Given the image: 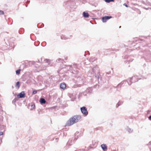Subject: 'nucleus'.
<instances>
[{"label":"nucleus","instance_id":"nucleus-1","mask_svg":"<svg viewBox=\"0 0 151 151\" xmlns=\"http://www.w3.org/2000/svg\"><path fill=\"white\" fill-rule=\"evenodd\" d=\"M81 118V116L76 115L70 118L66 124V126H70L77 122Z\"/></svg>","mask_w":151,"mask_h":151},{"label":"nucleus","instance_id":"nucleus-2","mask_svg":"<svg viewBox=\"0 0 151 151\" xmlns=\"http://www.w3.org/2000/svg\"><path fill=\"white\" fill-rule=\"evenodd\" d=\"M81 110L82 113L86 116L88 114L86 108L84 106L81 108Z\"/></svg>","mask_w":151,"mask_h":151},{"label":"nucleus","instance_id":"nucleus-3","mask_svg":"<svg viewBox=\"0 0 151 151\" xmlns=\"http://www.w3.org/2000/svg\"><path fill=\"white\" fill-rule=\"evenodd\" d=\"M97 68L96 67H93L91 70H90L89 71L88 75L89 76H92V75L94 73L95 71L97 69Z\"/></svg>","mask_w":151,"mask_h":151},{"label":"nucleus","instance_id":"nucleus-4","mask_svg":"<svg viewBox=\"0 0 151 151\" xmlns=\"http://www.w3.org/2000/svg\"><path fill=\"white\" fill-rule=\"evenodd\" d=\"M111 18V16H105L103 17L102 18V20L103 22H106L107 20Z\"/></svg>","mask_w":151,"mask_h":151},{"label":"nucleus","instance_id":"nucleus-5","mask_svg":"<svg viewBox=\"0 0 151 151\" xmlns=\"http://www.w3.org/2000/svg\"><path fill=\"white\" fill-rule=\"evenodd\" d=\"M44 63L45 64V65L46 66H48L50 63V60L48 59H45L44 60Z\"/></svg>","mask_w":151,"mask_h":151},{"label":"nucleus","instance_id":"nucleus-6","mask_svg":"<svg viewBox=\"0 0 151 151\" xmlns=\"http://www.w3.org/2000/svg\"><path fill=\"white\" fill-rule=\"evenodd\" d=\"M17 97L19 98H24L25 97V93L24 91H22L17 95Z\"/></svg>","mask_w":151,"mask_h":151},{"label":"nucleus","instance_id":"nucleus-7","mask_svg":"<svg viewBox=\"0 0 151 151\" xmlns=\"http://www.w3.org/2000/svg\"><path fill=\"white\" fill-rule=\"evenodd\" d=\"M101 147L104 151H106L107 150V147L106 145L103 144L101 145Z\"/></svg>","mask_w":151,"mask_h":151},{"label":"nucleus","instance_id":"nucleus-8","mask_svg":"<svg viewBox=\"0 0 151 151\" xmlns=\"http://www.w3.org/2000/svg\"><path fill=\"white\" fill-rule=\"evenodd\" d=\"M66 87V85L65 84V83H62L60 84V87L61 88H62V89H65V88Z\"/></svg>","mask_w":151,"mask_h":151},{"label":"nucleus","instance_id":"nucleus-9","mask_svg":"<svg viewBox=\"0 0 151 151\" xmlns=\"http://www.w3.org/2000/svg\"><path fill=\"white\" fill-rule=\"evenodd\" d=\"M40 102L42 104H44L46 103V100L43 98H41L40 100Z\"/></svg>","mask_w":151,"mask_h":151},{"label":"nucleus","instance_id":"nucleus-10","mask_svg":"<svg viewBox=\"0 0 151 151\" xmlns=\"http://www.w3.org/2000/svg\"><path fill=\"white\" fill-rule=\"evenodd\" d=\"M83 16L85 18L88 17L89 16L88 12H83Z\"/></svg>","mask_w":151,"mask_h":151},{"label":"nucleus","instance_id":"nucleus-11","mask_svg":"<svg viewBox=\"0 0 151 151\" xmlns=\"http://www.w3.org/2000/svg\"><path fill=\"white\" fill-rule=\"evenodd\" d=\"M82 79L81 77H78L77 78V80H76L77 82H78V83H82Z\"/></svg>","mask_w":151,"mask_h":151},{"label":"nucleus","instance_id":"nucleus-12","mask_svg":"<svg viewBox=\"0 0 151 151\" xmlns=\"http://www.w3.org/2000/svg\"><path fill=\"white\" fill-rule=\"evenodd\" d=\"M100 75V74L99 72H98L97 75H95V77L98 79H99V78Z\"/></svg>","mask_w":151,"mask_h":151},{"label":"nucleus","instance_id":"nucleus-13","mask_svg":"<svg viewBox=\"0 0 151 151\" xmlns=\"http://www.w3.org/2000/svg\"><path fill=\"white\" fill-rule=\"evenodd\" d=\"M127 130L128 131V132H129V133H131L133 131V130H132L131 129L128 128L127 129Z\"/></svg>","mask_w":151,"mask_h":151},{"label":"nucleus","instance_id":"nucleus-14","mask_svg":"<svg viewBox=\"0 0 151 151\" xmlns=\"http://www.w3.org/2000/svg\"><path fill=\"white\" fill-rule=\"evenodd\" d=\"M20 70L18 69L16 71V74L17 75H19L20 73Z\"/></svg>","mask_w":151,"mask_h":151},{"label":"nucleus","instance_id":"nucleus-15","mask_svg":"<svg viewBox=\"0 0 151 151\" xmlns=\"http://www.w3.org/2000/svg\"><path fill=\"white\" fill-rule=\"evenodd\" d=\"M122 102L119 101L118 103H117V104L116 105V107H117L118 106H120L122 104Z\"/></svg>","mask_w":151,"mask_h":151},{"label":"nucleus","instance_id":"nucleus-16","mask_svg":"<svg viewBox=\"0 0 151 151\" xmlns=\"http://www.w3.org/2000/svg\"><path fill=\"white\" fill-rule=\"evenodd\" d=\"M16 86L18 87V88H19V82L18 81L16 83Z\"/></svg>","mask_w":151,"mask_h":151},{"label":"nucleus","instance_id":"nucleus-17","mask_svg":"<svg viewBox=\"0 0 151 151\" xmlns=\"http://www.w3.org/2000/svg\"><path fill=\"white\" fill-rule=\"evenodd\" d=\"M62 61V60L60 58H59L56 60V61L58 62H59L61 61Z\"/></svg>","mask_w":151,"mask_h":151},{"label":"nucleus","instance_id":"nucleus-18","mask_svg":"<svg viewBox=\"0 0 151 151\" xmlns=\"http://www.w3.org/2000/svg\"><path fill=\"white\" fill-rule=\"evenodd\" d=\"M35 107V105L34 104H32L31 105V110L33 109Z\"/></svg>","mask_w":151,"mask_h":151},{"label":"nucleus","instance_id":"nucleus-19","mask_svg":"<svg viewBox=\"0 0 151 151\" xmlns=\"http://www.w3.org/2000/svg\"><path fill=\"white\" fill-rule=\"evenodd\" d=\"M37 91H34L32 92V93L34 94L37 93Z\"/></svg>","mask_w":151,"mask_h":151},{"label":"nucleus","instance_id":"nucleus-20","mask_svg":"<svg viewBox=\"0 0 151 151\" xmlns=\"http://www.w3.org/2000/svg\"><path fill=\"white\" fill-rule=\"evenodd\" d=\"M4 14V12L2 11H0V14Z\"/></svg>","mask_w":151,"mask_h":151},{"label":"nucleus","instance_id":"nucleus-21","mask_svg":"<svg viewBox=\"0 0 151 151\" xmlns=\"http://www.w3.org/2000/svg\"><path fill=\"white\" fill-rule=\"evenodd\" d=\"M3 134V132H0V136H1Z\"/></svg>","mask_w":151,"mask_h":151},{"label":"nucleus","instance_id":"nucleus-22","mask_svg":"<svg viewBox=\"0 0 151 151\" xmlns=\"http://www.w3.org/2000/svg\"><path fill=\"white\" fill-rule=\"evenodd\" d=\"M148 118L149 119V120H151V115L149 117H148Z\"/></svg>","mask_w":151,"mask_h":151},{"label":"nucleus","instance_id":"nucleus-23","mask_svg":"<svg viewBox=\"0 0 151 151\" xmlns=\"http://www.w3.org/2000/svg\"><path fill=\"white\" fill-rule=\"evenodd\" d=\"M124 5L126 7H128V6L125 3L124 4Z\"/></svg>","mask_w":151,"mask_h":151},{"label":"nucleus","instance_id":"nucleus-24","mask_svg":"<svg viewBox=\"0 0 151 151\" xmlns=\"http://www.w3.org/2000/svg\"><path fill=\"white\" fill-rule=\"evenodd\" d=\"M61 39H66V38H63L62 37H61Z\"/></svg>","mask_w":151,"mask_h":151},{"label":"nucleus","instance_id":"nucleus-25","mask_svg":"<svg viewBox=\"0 0 151 151\" xmlns=\"http://www.w3.org/2000/svg\"><path fill=\"white\" fill-rule=\"evenodd\" d=\"M114 0H110V2H114Z\"/></svg>","mask_w":151,"mask_h":151},{"label":"nucleus","instance_id":"nucleus-26","mask_svg":"<svg viewBox=\"0 0 151 151\" xmlns=\"http://www.w3.org/2000/svg\"><path fill=\"white\" fill-rule=\"evenodd\" d=\"M77 64H75L73 65V66H74V67H75L76 66H77Z\"/></svg>","mask_w":151,"mask_h":151},{"label":"nucleus","instance_id":"nucleus-27","mask_svg":"<svg viewBox=\"0 0 151 151\" xmlns=\"http://www.w3.org/2000/svg\"><path fill=\"white\" fill-rule=\"evenodd\" d=\"M134 78V77H132L130 78V80H131L133 78Z\"/></svg>","mask_w":151,"mask_h":151},{"label":"nucleus","instance_id":"nucleus-28","mask_svg":"<svg viewBox=\"0 0 151 151\" xmlns=\"http://www.w3.org/2000/svg\"><path fill=\"white\" fill-rule=\"evenodd\" d=\"M27 3H29V1H27Z\"/></svg>","mask_w":151,"mask_h":151},{"label":"nucleus","instance_id":"nucleus-29","mask_svg":"<svg viewBox=\"0 0 151 151\" xmlns=\"http://www.w3.org/2000/svg\"><path fill=\"white\" fill-rule=\"evenodd\" d=\"M121 26H120L119 27V28H121Z\"/></svg>","mask_w":151,"mask_h":151},{"label":"nucleus","instance_id":"nucleus-30","mask_svg":"<svg viewBox=\"0 0 151 151\" xmlns=\"http://www.w3.org/2000/svg\"><path fill=\"white\" fill-rule=\"evenodd\" d=\"M45 68H43V69L45 70Z\"/></svg>","mask_w":151,"mask_h":151},{"label":"nucleus","instance_id":"nucleus-31","mask_svg":"<svg viewBox=\"0 0 151 151\" xmlns=\"http://www.w3.org/2000/svg\"><path fill=\"white\" fill-rule=\"evenodd\" d=\"M109 73H108V74H109Z\"/></svg>","mask_w":151,"mask_h":151}]
</instances>
